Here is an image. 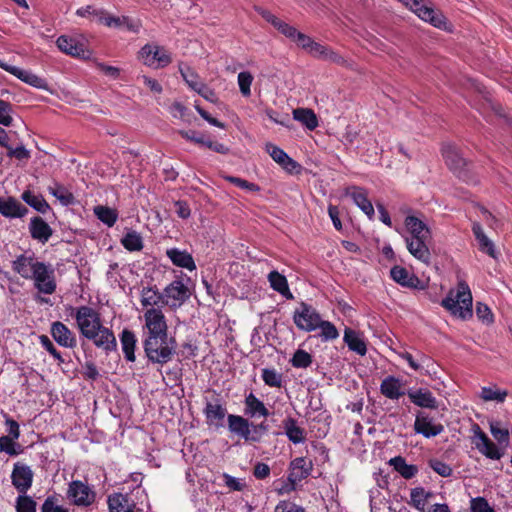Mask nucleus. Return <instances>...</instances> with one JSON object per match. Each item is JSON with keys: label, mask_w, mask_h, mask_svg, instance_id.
<instances>
[{"label": "nucleus", "mask_w": 512, "mask_h": 512, "mask_svg": "<svg viewBox=\"0 0 512 512\" xmlns=\"http://www.w3.org/2000/svg\"><path fill=\"white\" fill-rule=\"evenodd\" d=\"M144 338H158L168 335V325L160 308H149L144 312Z\"/></svg>", "instance_id": "5"}, {"label": "nucleus", "mask_w": 512, "mask_h": 512, "mask_svg": "<svg viewBox=\"0 0 512 512\" xmlns=\"http://www.w3.org/2000/svg\"><path fill=\"white\" fill-rule=\"evenodd\" d=\"M442 155L448 168L457 177L468 181L469 163L461 155L458 148L451 143H445L442 146Z\"/></svg>", "instance_id": "7"}, {"label": "nucleus", "mask_w": 512, "mask_h": 512, "mask_svg": "<svg viewBox=\"0 0 512 512\" xmlns=\"http://www.w3.org/2000/svg\"><path fill=\"white\" fill-rule=\"evenodd\" d=\"M431 496V493H426L424 488L416 487L410 492V504L416 509L424 511L427 499Z\"/></svg>", "instance_id": "46"}, {"label": "nucleus", "mask_w": 512, "mask_h": 512, "mask_svg": "<svg viewBox=\"0 0 512 512\" xmlns=\"http://www.w3.org/2000/svg\"><path fill=\"white\" fill-rule=\"evenodd\" d=\"M480 396L484 401L503 403L508 396V391L498 389L496 386L482 387Z\"/></svg>", "instance_id": "43"}, {"label": "nucleus", "mask_w": 512, "mask_h": 512, "mask_svg": "<svg viewBox=\"0 0 512 512\" xmlns=\"http://www.w3.org/2000/svg\"><path fill=\"white\" fill-rule=\"evenodd\" d=\"M274 512H306L305 509L295 503L280 501L276 507Z\"/></svg>", "instance_id": "64"}, {"label": "nucleus", "mask_w": 512, "mask_h": 512, "mask_svg": "<svg viewBox=\"0 0 512 512\" xmlns=\"http://www.w3.org/2000/svg\"><path fill=\"white\" fill-rule=\"evenodd\" d=\"M120 342L125 359L134 362L136 360L135 348L137 342L134 332L124 329L120 335Z\"/></svg>", "instance_id": "32"}, {"label": "nucleus", "mask_w": 512, "mask_h": 512, "mask_svg": "<svg viewBox=\"0 0 512 512\" xmlns=\"http://www.w3.org/2000/svg\"><path fill=\"white\" fill-rule=\"evenodd\" d=\"M121 244L126 250L130 252L141 251L143 249L142 237L138 232L134 230L128 231L123 236L121 239Z\"/></svg>", "instance_id": "42"}, {"label": "nucleus", "mask_w": 512, "mask_h": 512, "mask_svg": "<svg viewBox=\"0 0 512 512\" xmlns=\"http://www.w3.org/2000/svg\"><path fill=\"white\" fill-rule=\"evenodd\" d=\"M34 473L32 469L21 462H16L13 466L11 480L13 486L20 494H26L31 488Z\"/></svg>", "instance_id": "14"}, {"label": "nucleus", "mask_w": 512, "mask_h": 512, "mask_svg": "<svg viewBox=\"0 0 512 512\" xmlns=\"http://www.w3.org/2000/svg\"><path fill=\"white\" fill-rule=\"evenodd\" d=\"M14 438L9 436H1L0 437V451L6 452L10 456H14L18 454L16 450V443Z\"/></svg>", "instance_id": "62"}, {"label": "nucleus", "mask_w": 512, "mask_h": 512, "mask_svg": "<svg viewBox=\"0 0 512 512\" xmlns=\"http://www.w3.org/2000/svg\"><path fill=\"white\" fill-rule=\"evenodd\" d=\"M312 470V462L307 461L304 457H298L291 461L289 466L288 483L280 490L279 494L291 492L296 489V484L307 478Z\"/></svg>", "instance_id": "9"}, {"label": "nucleus", "mask_w": 512, "mask_h": 512, "mask_svg": "<svg viewBox=\"0 0 512 512\" xmlns=\"http://www.w3.org/2000/svg\"><path fill=\"white\" fill-rule=\"evenodd\" d=\"M225 179L241 189H245L251 192H258L260 190V187L257 184L249 182L239 177L225 176Z\"/></svg>", "instance_id": "56"}, {"label": "nucleus", "mask_w": 512, "mask_h": 512, "mask_svg": "<svg viewBox=\"0 0 512 512\" xmlns=\"http://www.w3.org/2000/svg\"><path fill=\"white\" fill-rule=\"evenodd\" d=\"M399 356L404 359L413 370L420 371L424 374L429 373V370L425 369V365L428 366L430 358L426 355L418 353V357L415 359L411 353L405 351L399 353Z\"/></svg>", "instance_id": "40"}, {"label": "nucleus", "mask_w": 512, "mask_h": 512, "mask_svg": "<svg viewBox=\"0 0 512 512\" xmlns=\"http://www.w3.org/2000/svg\"><path fill=\"white\" fill-rule=\"evenodd\" d=\"M347 195H350L354 203L369 217V219H372L374 216V208L367 197V192L363 188L354 186L351 188V191H347Z\"/></svg>", "instance_id": "27"}, {"label": "nucleus", "mask_w": 512, "mask_h": 512, "mask_svg": "<svg viewBox=\"0 0 512 512\" xmlns=\"http://www.w3.org/2000/svg\"><path fill=\"white\" fill-rule=\"evenodd\" d=\"M164 305L180 307L190 296L188 287L181 280H174L163 291Z\"/></svg>", "instance_id": "12"}, {"label": "nucleus", "mask_w": 512, "mask_h": 512, "mask_svg": "<svg viewBox=\"0 0 512 512\" xmlns=\"http://www.w3.org/2000/svg\"><path fill=\"white\" fill-rule=\"evenodd\" d=\"M17 512H36V502L25 494H21L16 499Z\"/></svg>", "instance_id": "51"}, {"label": "nucleus", "mask_w": 512, "mask_h": 512, "mask_svg": "<svg viewBox=\"0 0 512 512\" xmlns=\"http://www.w3.org/2000/svg\"><path fill=\"white\" fill-rule=\"evenodd\" d=\"M268 281L270 283L271 288L284 296L286 299H293L294 296L291 293L287 279L284 275L280 274L278 271L273 270L268 274Z\"/></svg>", "instance_id": "30"}, {"label": "nucleus", "mask_w": 512, "mask_h": 512, "mask_svg": "<svg viewBox=\"0 0 512 512\" xmlns=\"http://www.w3.org/2000/svg\"><path fill=\"white\" fill-rule=\"evenodd\" d=\"M66 495L72 504L82 507L90 506L96 496L88 484L80 480H74L69 484Z\"/></svg>", "instance_id": "11"}, {"label": "nucleus", "mask_w": 512, "mask_h": 512, "mask_svg": "<svg viewBox=\"0 0 512 512\" xmlns=\"http://www.w3.org/2000/svg\"><path fill=\"white\" fill-rule=\"evenodd\" d=\"M430 468L442 477H450L452 475V468L447 463L439 459H431L429 461Z\"/></svg>", "instance_id": "55"}, {"label": "nucleus", "mask_w": 512, "mask_h": 512, "mask_svg": "<svg viewBox=\"0 0 512 512\" xmlns=\"http://www.w3.org/2000/svg\"><path fill=\"white\" fill-rule=\"evenodd\" d=\"M139 55L148 66H155L157 63L156 67H165L171 62V57L164 48L150 44L143 46Z\"/></svg>", "instance_id": "15"}, {"label": "nucleus", "mask_w": 512, "mask_h": 512, "mask_svg": "<svg viewBox=\"0 0 512 512\" xmlns=\"http://www.w3.org/2000/svg\"><path fill=\"white\" fill-rule=\"evenodd\" d=\"M244 414L249 418L267 417L269 410L259 398L250 392L244 399Z\"/></svg>", "instance_id": "24"}, {"label": "nucleus", "mask_w": 512, "mask_h": 512, "mask_svg": "<svg viewBox=\"0 0 512 512\" xmlns=\"http://www.w3.org/2000/svg\"><path fill=\"white\" fill-rule=\"evenodd\" d=\"M204 413L206 418L210 421L218 420L221 421L226 415V409L218 403L207 402Z\"/></svg>", "instance_id": "48"}, {"label": "nucleus", "mask_w": 512, "mask_h": 512, "mask_svg": "<svg viewBox=\"0 0 512 512\" xmlns=\"http://www.w3.org/2000/svg\"><path fill=\"white\" fill-rule=\"evenodd\" d=\"M490 432L499 445H504L505 447L508 446L509 431L506 428H502L500 426V422H491Z\"/></svg>", "instance_id": "50"}, {"label": "nucleus", "mask_w": 512, "mask_h": 512, "mask_svg": "<svg viewBox=\"0 0 512 512\" xmlns=\"http://www.w3.org/2000/svg\"><path fill=\"white\" fill-rule=\"evenodd\" d=\"M390 276L395 282L404 287L424 289L422 281L414 274H410L404 267L394 266L390 270Z\"/></svg>", "instance_id": "22"}, {"label": "nucleus", "mask_w": 512, "mask_h": 512, "mask_svg": "<svg viewBox=\"0 0 512 512\" xmlns=\"http://www.w3.org/2000/svg\"><path fill=\"white\" fill-rule=\"evenodd\" d=\"M227 421L228 429L231 433L243 438L246 442L251 443V440H257V438L252 437V422H250L249 419L240 415L229 414Z\"/></svg>", "instance_id": "16"}, {"label": "nucleus", "mask_w": 512, "mask_h": 512, "mask_svg": "<svg viewBox=\"0 0 512 512\" xmlns=\"http://www.w3.org/2000/svg\"><path fill=\"white\" fill-rule=\"evenodd\" d=\"M100 23L104 24L107 27L120 28L124 26V23H128V17L111 16L108 15V13L105 11V15H103V18H101Z\"/></svg>", "instance_id": "60"}, {"label": "nucleus", "mask_w": 512, "mask_h": 512, "mask_svg": "<svg viewBox=\"0 0 512 512\" xmlns=\"http://www.w3.org/2000/svg\"><path fill=\"white\" fill-rule=\"evenodd\" d=\"M414 430L426 438H431L441 434L444 427L441 424H432L431 419L425 413L418 412L414 422Z\"/></svg>", "instance_id": "19"}, {"label": "nucleus", "mask_w": 512, "mask_h": 512, "mask_svg": "<svg viewBox=\"0 0 512 512\" xmlns=\"http://www.w3.org/2000/svg\"><path fill=\"white\" fill-rule=\"evenodd\" d=\"M253 76L250 72L243 71L238 74V85L243 96H250Z\"/></svg>", "instance_id": "52"}, {"label": "nucleus", "mask_w": 512, "mask_h": 512, "mask_svg": "<svg viewBox=\"0 0 512 512\" xmlns=\"http://www.w3.org/2000/svg\"><path fill=\"white\" fill-rule=\"evenodd\" d=\"M407 396L410 401L421 408L426 409H437L438 401L432 394V392L426 388L409 389Z\"/></svg>", "instance_id": "20"}, {"label": "nucleus", "mask_w": 512, "mask_h": 512, "mask_svg": "<svg viewBox=\"0 0 512 512\" xmlns=\"http://www.w3.org/2000/svg\"><path fill=\"white\" fill-rule=\"evenodd\" d=\"M12 105L4 100H0V124L9 127L12 124Z\"/></svg>", "instance_id": "57"}, {"label": "nucleus", "mask_w": 512, "mask_h": 512, "mask_svg": "<svg viewBox=\"0 0 512 512\" xmlns=\"http://www.w3.org/2000/svg\"><path fill=\"white\" fill-rule=\"evenodd\" d=\"M262 380L269 387L281 388L283 385V375L274 368H264L261 373Z\"/></svg>", "instance_id": "44"}, {"label": "nucleus", "mask_w": 512, "mask_h": 512, "mask_svg": "<svg viewBox=\"0 0 512 512\" xmlns=\"http://www.w3.org/2000/svg\"><path fill=\"white\" fill-rule=\"evenodd\" d=\"M110 512H134L135 503L128 494L114 493L108 497Z\"/></svg>", "instance_id": "26"}, {"label": "nucleus", "mask_w": 512, "mask_h": 512, "mask_svg": "<svg viewBox=\"0 0 512 512\" xmlns=\"http://www.w3.org/2000/svg\"><path fill=\"white\" fill-rule=\"evenodd\" d=\"M406 7L412 10L419 18L429 22L437 28H441L445 24L444 16L434 10L432 7L426 6L424 0H399Z\"/></svg>", "instance_id": "10"}, {"label": "nucleus", "mask_w": 512, "mask_h": 512, "mask_svg": "<svg viewBox=\"0 0 512 512\" xmlns=\"http://www.w3.org/2000/svg\"><path fill=\"white\" fill-rule=\"evenodd\" d=\"M265 151L276 163H278L289 173H294L300 168V165L295 160H293L283 149L272 143H267L265 145Z\"/></svg>", "instance_id": "18"}, {"label": "nucleus", "mask_w": 512, "mask_h": 512, "mask_svg": "<svg viewBox=\"0 0 512 512\" xmlns=\"http://www.w3.org/2000/svg\"><path fill=\"white\" fill-rule=\"evenodd\" d=\"M80 334L107 353L117 349L113 331L102 325L100 314L90 306L76 308L74 314Z\"/></svg>", "instance_id": "1"}, {"label": "nucleus", "mask_w": 512, "mask_h": 512, "mask_svg": "<svg viewBox=\"0 0 512 512\" xmlns=\"http://www.w3.org/2000/svg\"><path fill=\"white\" fill-rule=\"evenodd\" d=\"M343 340L351 351L356 352L361 356L366 354V343L356 331L352 330L351 328H346L344 331Z\"/></svg>", "instance_id": "33"}, {"label": "nucleus", "mask_w": 512, "mask_h": 512, "mask_svg": "<svg viewBox=\"0 0 512 512\" xmlns=\"http://www.w3.org/2000/svg\"><path fill=\"white\" fill-rule=\"evenodd\" d=\"M179 71L184 81L192 90L197 91L200 88V85L203 84L199 76L188 65H180Z\"/></svg>", "instance_id": "45"}, {"label": "nucleus", "mask_w": 512, "mask_h": 512, "mask_svg": "<svg viewBox=\"0 0 512 512\" xmlns=\"http://www.w3.org/2000/svg\"><path fill=\"white\" fill-rule=\"evenodd\" d=\"M405 225L411 237H406L408 251L418 260L428 263L431 257L428 244L431 233L427 225L415 216H407Z\"/></svg>", "instance_id": "2"}, {"label": "nucleus", "mask_w": 512, "mask_h": 512, "mask_svg": "<svg viewBox=\"0 0 512 512\" xmlns=\"http://www.w3.org/2000/svg\"><path fill=\"white\" fill-rule=\"evenodd\" d=\"M164 300V293L159 292L156 287H144L141 291V304L144 307L164 306Z\"/></svg>", "instance_id": "35"}, {"label": "nucleus", "mask_w": 512, "mask_h": 512, "mask_svg": "<svg viewBox=\"0 0 512 512\" xmlns=\"http://www.w3.org/2000/svg\"><path fill=\"white\" fill-rule=\"evenodd\" d=\"M143 349L148 362L163 366L172 361L176 354L177 342L174 337L168 335L158 338H144Z\"/></svg>", "instance_id": "3"}, {"label": "nucleus", "mask_w": 512, "mask_h": 512, "mask_svg": "<svg viewBox=\"0 0 512 512\" xmlns=\"http://www.w3.org/2000/svg\"><path fill=\"white\" fill-rule=\"evenodd\" d=\"M473 234L479 243L480 251L487 253L490 257L496 259L497 253L494 243L485 235L482 226L475 222L472 226Z\"/></svg>", "instance_id": "31"}, {"label": "nucleus", "mask_w": 512, "mask_h": 512, "mask_svg": "<svg viewBox=\"0 0 512 512\" xmlns=\"http://www.w3.org/2000/svg\"><path fill=\"white\" fill-rule=\"evenodd\" d=\"M41 512H69V510L56 503L54 497H47L41 506Z\"/></svg>", "instance_id": "63"}, {"label": "nucleus", "mask_w": 512, "mask_h": 512, "mask_svg": "<svg viewBox=\"0 0 512 512\" xmlns=\"http://www.w3.org/2000/svg\"><path fill=\"white\" fill-rule=\"evenodd\" d=\"M76 15H78L80 17L93 16L100 22L101 18H103V15H105V10L104 9H96L95 7H93L91 5H87L85 7H81L79 9H77Z\"/></svg>", "instance_id": "61"}, {"label": "nucleus", "mask_w": 512, "mask_h": 512, "mask_svg": "<svg viewBox=\"0 0 512 512\" xmlns=\"http://www.w3.org/2000/svg\"><path fill=\"white\" fill-rule=\"evenodd\" d=\"M21 199L39 213L45 214L50 210V206L44 197L40 194H34L30 190L24 191Z\"/></svg>", "instance_id": "37"}, {"label": "nucleus", "mask_w": 512, "mask_h": 512, "mask_svg": "<svg viewBox=\"0 0 512 512\" xmlns=\"http://www.w3.org/2000/svg\"><path fill=\"white\" fill-rule=\"evenodd\" d=\"M0 213L7 218H22L28 213V208L14 197L0 198Z\"/></svg>", "instance_id": "23"}, {"label": "nucleus", "mask_w": 512, "mask_h": 512, "mask_svg": "<svg viewBox=\"0 0 512 512\" xmlns=\"http://www.w3.org/2000/svg\"><path fill=\"white\" fill-rule=\"evenodd\" d=\"M0 68L5 70L6 72L12 74L17 77L19 80L24 83L42 90H49V85L44 78L39 77L38 75L32 73L31 71L21 69L19 67L7 64L3 60L0 59Z\"/></svg>", "instance_id": "13"}, {"label": "nucleus", "mask_w": 512, "mask_h": 512, "mask_svg": "<svg viewBox=\"0 0 512 512\" xmlns=\"http://www.w3.org/2000/svg\"><path fill=\"white\" fill-rule=\"evenodd\" d=\"M321 316L310 304L301 301L293 313L295 326L302 331L311 332L318 329Z\"/></svg>", "instance_id": "6"}, {"label": "nucleus", "mask_w": 512, "mask_h": 512, "mask_svg": "<svg viewBox=\"0 0 512 512\" xmlns=\"http://www.w3.org/2000/svg\"><path fill=\"white\" fill-rule=\"evenodd\" d=\"M35 262L33 257L21 254L13 261V270L23 278L29 279L33 273L32 267Z\"/></svg>", "instance_id": "39"}, {"label": "nucleus", "mask_w": 512, "mask_h": 512, "mask_svg": "<svg viewBox=\"0 0 512 512\" xmlns=\"http://www.w3.org/2000/svg\"><path fill=\"white\" fill-rule=\"evenodd\" d=\"M167 257L171 260V262L181 268H185L189 271H193L196 269V264L192 255L186 250H180L178 248H171L166 251Z\"/></svg>", "instance_id": "25"}, {"label": "nucleus", "mask_w": 512, "mask_h": 512, "mask_svg": "<svg viewBox=\"0 0 512 512\" xmlns=\"http://www.w3.org/2000/svg\"><path fill=\"white\" fill-rule=\"evenodd\" d=\"M476 315L483 323L491 324L493 322V314L491 309L484 303L477 302Z\"/></svg>", "instance_id": "59"}, {"label": "nucleus", "mask_w": 512, "mask_h": 512, "mask_svg": "<svg viewBox=\"0 0 512 512\" xmlns=\"http://www.w3.org/2000/svg\"><path fill=\"white\" fill-rule=\"evenodd\" d=\"M380 391L385 397L392 400H397L405 394L400 379L394 376H388L382 380Z\"/></svg>", "instance_id": "28"}, {"label": "nucleus", "mask_w": 512, "mask_h": 512, "mask_svg": "<svg viewBox=\"0 0 512 512\" xmlns=\"http://www.w3.org/2000/svg\"><path fill=\"white\" fill-rule=\"evenodd\" d=\"M32 268L31 278L34 279V285L38 291L48 295L53 294L57 287L54 279V269L43 262H35Z\"/></svg>", "instance_id": "8"}, {"label": "nucleus", "mask_w": 512, "mask_h": 512, "mask_svg": "<svg viewBox=\"0 0 512 512\" xmlns=\"http://www.w3.org/2000/svg\"><path fill=\"white\" fill-rule=\"evenodd\" d=\"M283 427L288 439L294 443L299 444L305 441V431L297 425V420L292 417H287L283 420Z\"/></svg>", "instance_id": "36"}, {"label": "nucleus", "mask_w": 512, "mask_h": 512, "mask_svg": "<svg viewBox=\"0 0 512 512\" xmlns=\"http://www.w3.org/2000/svg\"><path fill=\"white\" fill-rule=\"evenodd\" d=\"M57 47L64 53L71 56H84L85 47L75 39L65 35L58 37L56 41Z\"/></svg>", "instance_id": "29"}, {"label": "nucleus", "mask_w": 512, "mask_h": 512, "mask_svg": "<svg viewBox=\"0 0 512 512\" xmlns=\"http://www.w3.org/2000/svg\"><path fill=\"white\" fill-rule=\"evenodd\" d=\"M318 328L321 330L320 337L324 341L335 340L339 337V332L335 325L329 321L320 320Z\"/></svg>", "instance_id": "49"}, {"label": "nucleus", "mask_w": 512, "mask_h": 512, "mask_svg": "<svg viewBox=\"0 0 512 512\" xmlns=\"http://www.w3.org/2000/svg\"><path fill=\"white\" fill-rule=\"evenodd\" d=\"M481 449L479 452L492 460H499L504 454L491 440Z\"/></svg>", "instance_id": "58"}, {"label": "nucleus", "mask_w": 512, "mask_h": 512, "mask_svg": "<svg viewBox=\"0 0 512 512\" xmlns=\"http://www.w3.org/2000/svg\"><path fill=\"white\" fill-rule=\"evenodd\" d=\"M53 339L62 347L74 348L77 345L75 334L62 322L55 321L50 329Z\"/></svg>", "instance_id": "17"}, {"label": "nucleus", "mask_w": 512, "mask_h": 512, "mask_svg": "<svg viewBox=\"0 0 512 512\" xmlns=\"http://www.w3.org/2000/svg\"><path fill=\"white\" fill-rule=\"evenodd\" d=\"M290 363L294 368H307L312 364V356L303 349H298L290 359Z\"/></svg>", "instance_id": "47"}, {"label": "nucleus", "mask_w": 512, "mask_h": 512, "mask_svg": "<svg viewBox=\"0 0 512 512\" xmlns=\"http://www.w3.org/2000/svg\"><path fill=\"white\" fill-rule=\"evenodd\" d=\"M441 305L462 320L470 319L472 311V294L468 284L461 280L458 282L456 291L450 290L442 300Z\"/></svg>", "instance_id": "4"}, {"label": "nucleus", "mask_w": 512, "mask_h": 512, "mask_svg": "<svg viewBox=\"0 0 512 512\" xmlns=\"http://www.w3.org/2000/svg\"><path fill=\"white\" fill-rule=\"evenodd\" d=\"M389 465L392 466L404 479H412L419 471L417 465L408 464L402 456L391 458L389 460Z\"/></svg>", "instance_id": "34"}, {"label": "nucleus", "mask_w": 512, "mask_h": 512, "mask_svg": "<svg viewBox=\"0 0 512 512\" xmlns=\"http://www.w3.org/2000/svg\"><path fill=\"white\" fill-rule=\"evenodd\" d=\"M294 120L303 124L307 129L314 130L318 126V119L313 110L308 108H297L293 110Z\"/></svg>", "instance_id": "38"}, {"label": "nucleus", "mask_w": 512, "mask_h": 512, "mask_svg": "<svg viewBox=\"0 0 512 512\" xmlns=\"http://www.w3.org/2000/svg\"><path fill=\"white\" fill-rule=\"evenodd\" d=\"M94 214L96 217L108 227H112L117 219L118 212L114 208L108 206L98 205L94 207Z\"/></svg>", "instance_id": "41"}, {"label": "nucleus", "mask_w": 512, "mask_h": 512, "mask_svg": "<svg viewBox=\"0 0 512 512\" xmlns=\"http://www.w3.org/2000/svg\"><path fill=\"white\" fill-rule=\"evenodd\" d=\"M29 233L32 239L45 244L53 234L52 228L40 216H34L29 223Z\"/></svg>", "instance_id": "21"}, {"label": "nucleus", "mask_w": 512, "mask_h": 512, "mask_svg": "<svg viewBox=\"0 0 512 512\" xmlns=\"http://www.w3.org/2000/svg\"><path fill=\"white\" fill-rule=\"evenodd\" d=\"M471 512H496L484 497H475L470 501Z\"/></svg>", "instance_id": "54"}, {"label": "nucleus", "mask_w": 512, "mask_h": 512, "mask_svg": "<svg viewBox=\"0 0 512 512\" xmlns=\"http://www.w3.org/2000/svg\"><path fill=\"white\" fill-rule=\"evenodd\" d=\"M471 430L473 432V444L478 451L482 450L481 447L487 445V443L490 441L489 437L482 431L478 424H473Z\"/></svg>", "instance_id": "53"}]
</instances>
